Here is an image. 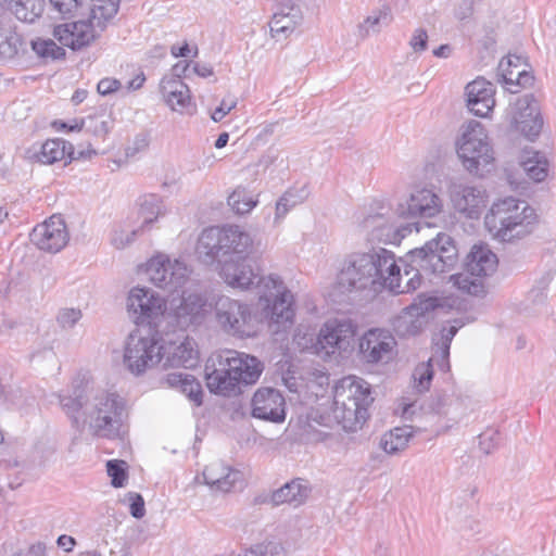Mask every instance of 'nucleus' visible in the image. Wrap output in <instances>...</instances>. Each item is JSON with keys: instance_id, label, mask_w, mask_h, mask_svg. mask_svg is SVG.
<instances>
[{"instance_id": "obj_36", "label": "nucleus", "mask_w": 556, "mask_h": 556, "mask_svg": "<svg viewBox=\"0 0 556 556\" xmlns=\"http://www.w3.org/2000/svg\"><path fill=\"white\" fill-rule=\"evenodd\" d=\"M413 434L410 426L396 427L382 435L380 446L387 454L394 455L407 447Z\"/></svg>"}, {"instance_id": "obj_13", "label": "nucleus", "mask_w": 556, "mask_h": 556, "mask_svg": "<svg viewBox=\"0 0 556 556\" xmlns=\"http://www.w3.org/2000/svg\"><path fill=\"white\" fill-rule=\"evenodd\" d=\"M214 316L227 334L249 338L256 333V319L251 307L242 301L227 295L218 296L214 304Z\"/></svg>"}, {"instance_id": "obj_39", "label": "nucleus", "mask_w": 556, "mask_h": 556, "mask_svg": "<svg viewBox=\"0 0 556 556\" xmlns=\"http://www.w3.org/2000/svg\"><path fill=\"white\" fill-rule=\"evenodd\" d=\"M308 189L306 186L301 188L288 189L277 201L275 212V223H280L282 218L296 205L303 203L308 197Z\"/></svg>"}, {"instance_id": "obj_32", "label": "nucleus", "mask_w": 556, "mask_h": 556, "mask_svg": "<svg viewBox=\"0 0 556 556\" xmlns=\"http://www.w3.org/2000/svg\"><path fill=\"white\" fill-rule=\"evenodd\" d=\"M361 227L370 236L371 240L384 243L395 242L404 237V233H401L402 230L391 224L381 213L366 216L361 223Z\"/></svg>"}, {"instance_id": "obj_30", "label": "nucleus", "mask_w": 556, "mask_h": 556, "mask_svg": "<svg viewBox=\"0 0 556 556\" xmlns=\"http://www.w3.org/2000/svg\"><path fill=\"white\" fill-rule=\"evenodd\" d=\"M517 162L527 178L534 184L545 181L552 167V161L547 152L528 146L520 150Z\"/></svg>"}, {"instance_id": "obj_15", "label": "nucleus", "mask_w": 556, "mask_h": 556, "mask_svg": "<svg viewBox=\"0 0 556 556\" xmlns=\"http://www.w3.org/2000/svg\"><path fill=\"white\" fill-rule=\"evenodd\" d=\"M463 325L462 321L454 320V325L442 328L439 339L433 338V357L429 358L426 363L419 364L413 372L414 387L419 393L426 392L430 388L433 378V358L437 361L441 370L446 371L450 368L448 356L451 342Z\"/></svg>"}, {"instance_id": "obj_4", "label": "nucleus", "mask_w": 556, "mask_h": 556, "mask_svg": "<svg viewBox=\"0 0 556 556\" xmlns=\"http://www.w3.org/2000/svg\"><path fill=\"white\" fill-rule=\"evenodd\" d=\"M106 148L89 149L90 143L86 141L88 149L79 148L77 151L70 141H38L26 151V157L42 164H53L68 157L73 160H89L98 153H109V160L117 166L126 164L135 159L138 153L143 152L147 141H109Z\"/></svg>"}, {"instance_id": "obj_62", "label": "nucleus", "mask_w": 556, "mask_h": 556, "mask_svg": "<svg viewBox=\"0 0 556 556\" xmlns=\"http://www.w3.org/2000/svg\"><path fill=\"white\" fill-rule=\"evenodd\" d=\"M293 9H301V8L299 4L294 3L292 0L282 1L277 5V9L274 12L273 17L289 16V12L292 13Z\"/></svg>"}, {"instance_id": "obj_34", "label": "nucleus", "mask_w": 556, "mask_h": 556, "mask_svg": "<svg viewBox=\"0 0 556 556\" xmlns=\"http://www.w3.org/2000/svg\"><path fill=\"white\" fill-rule=\"evenodd\" d=\"M309 492L311 489L304 480L295 479L276 490L271 494L270 502L275 506L282 504L300 506L308 498Z\"/></svg>"}, {"instance_id": "obj_44", "label": "nucleus", "mask_w": 556, "mask_h": 556, "mask_svg": "<svg viewBox=\"0 0 556 556\" xmlns=\"http://www.w3.org/2000/svg\"><path fill=\"white\" fill-rule=\"evenodd\" d=\"M142 231L139 227L130 225L128 222L116 224L111 232V244L122 250L131 244L137 235Z\"/></svg>"}, {"instance_id": "obj_11", "label": "nucleus", "mask_w": 556, "mask_h": 556, "mask_svg": "<svg viewBox=\"0 0 556 556\" xmlns=\"http://www.w3.org/2000/svg\"><path fill=\"white\" fill-rule=\"evenodd\" d=\"M211 312L207 299L201 293H186L172 299L166 307L164 334L185 332L201 326Z\"/></svg>"}, {"instance_id": "obj_33", "label": "nucleus", "mask_w": 556, "mask_h": 556, "mask_svg": "<svg viewBox=\"0 0 556 556\" xmlns=\"http://www.w3.org/2000/svg\"><path fill=\"white\" fill-rule=\"evenodd\" d=\"M497 263V256L486 245L476 244L467 255L465 267L484 280L495 271Z\"/></svg>"}, {"instance_id": "obj_7", "label": "nucleus", "mask_w": 556, "mask_h": 556, "mask_svg": "<svg viewBox=\"0 0 556 556\" xmlns=\"http://www.w3.org/2000/svg\"><path fill=\"white\" fill-rule=\"evenodd\" d=\"M369 384L354 376L342 378L334 387L332 415L345 431L362 428L372 403Z\"/></svg>"}, {"instance_id": "obj_48", "label": "nucleus", "mask_w": 556, "mask_h": 556, "mask_svg": "<svg viewBox=\"0 0 556 556\" xmlns=\"http://www.w3.org/2000/svg\"><path fill=\"white\" fill-rule=\"evenodd\" d=\"M458 139H488V134L481 122L469 119L460 126Z\"/></svg>"}, {"instance_id": "obj_46", "label": "nucleus", "mask_w": 556, "mask_h": 556, "mask_svg": "<svg viewBox=\"0 0 556 556\" xmlns=\"http://www.w3.org/2000/svg\"><path fill=\"white\" fill-rule=\"evenodd\" d=\"M31 48L40 58L56 60L65 55L64 49L58 46L52 39L38 38L37 40H33Z\"/></svg>"}, {"instance_id": "obj_55", "label": "nucleus", "mask_w": 556, "mask_h": 556, "mask_svg": "<svg viewBox=\"0 0 556 556\" xmlns=\"http://www.w3.org/2000/svg\"><path fill=\"white\" fill-rule=\"evenodd\" d=\"M81 318L80 309L63 308L59 312L58 323L62 328H72Z\"/></svg>"}, {"instance_id": "obj_52", "label": "nucleus", "mask_w": 556, "mask_h": 556, "mask_svg": "<svg viewBox=\"0 0 556 556\" xmlns=\"http://www.w3.org/2000/svg\"><path fill=\"white\" fill-rule=\"evenodd\" d=\"M167 104L173 110H185L191 104V96L189 87L185 88V90H178L175 92V96H166L164 97Z\"/></svg>"}, {"instance_id": "obj_20", "label": "nucleus", "mask_w": 556, "mask_h": 556, "mask_svg": "<svg viewBox=\"0 0 556 556\" xmlns=\"http://www.w3.org/2000/svg\"><path fill=\"white\" fill-rule=\"evenodd\" d=\"M355 328L351 320L330 319L318 334V344L327 354L346 352L353 346Z\"/></svg>"}, {"instance_id": "obj_16", "label": "nucleus", "mask_w": 556, "mask_h": 556, "mask_svg": "<svg viewBox=\"0 0 556 556\" xmlns=\"http://www.w3.org/2000/svg\"><path fill=\"white\" fill-rule=\"evenodd\" d=\"M146 273L154 286L172 292L187 282L190 270L184 262L159 254L149 260Z\"/></svg>"}, {"instance_id": "obj_29", "label": "nucleus", "mask_w": 556, "mask_h": 556, "mask_svg": "<svg viewBox=\"0 0 556 556\" xmlns=\"http://www.w3.org/2000/svg\"><path fill=\"white\" fill-rule=\"evenodd\" d=\"M456 152L465 168L476 174L495 160L490 141H460Z\"/></svg>"}, {"instance_id": "obj_3", "label": "nucleus", "mask_w": 556, "mask_h": 556, "mask_svg": "<svg viewBox=\"0 0 556 556\" xmlns=\"http://www.w3.org/2000/svg\"><path fill=\"white\" fill-rule=\"evenodd\" d=\"M262 371L263 364L256 357L235 350L220 351L206 361V386L215 394H236L240 384L255 383Z\"/></svg>"}, {"instance_id": "obj_17", "label": "nucleus", "mask_w": 556, "mask_h": 556, "mask_svg": "<svg viewBox=\"0 0 556 556\" xmlns=\"http://www.w3.org/2000/svg\"><path fill=\"white\" fill-rule=\"evenodd\" d=\"M260 299L269 302L275 296L271 306V319L277 324L291 321L294 316L293 295L286 289L279 276L269 275L261 279L257 285Z\"/></svg>"}, {"instance_id": "obj_2", "label": "nucleus", "mask_w": 556, "mask_h": 556, "mask_svg": "<svg viewBox=\"0 0 556 556\" xmlns=\"http://www.w3.org/2000/svg\"><path fill=\"white\" fill-rule=\"evenodd\" d=\"M401 270L393 252L384 248H371L367 252H354L348 255L337 277V287L341 292L372 290L384 288L394 293L401 290Z\"/></svg>"}, {"instance_id": "obj_61", "label": "nucleus", "mask_w": 556, "mask_h": 556, "mask_svg": "<svg viewBox=\"0 0 556 556\" xmlns=\"http://www.w3.org/2000/svg\"><path fill=\"white\" fill-rule=\"evenodd\" d=\"M236 106V102L235 101H231L230 103H227L225 100L222 101V103L219 104V106H217L211 117L214 122H219L222 121L225 115L227 113H229L233 108Z\"/></svg>"}, {"instance_id": "obj_24", "label": "nucleus", "mask_w": 556, "mask_h": 556, "mask_svg": "<svg viewBox=\"0 0 556 556\" xmlns=\"http://www.w3.org/2000/svg\"><path fill=\"white\" fill-rule=\"evenodd\" d=\"M495 86L484 77H477L465 87L467 108L480 117H486L495 106Z\"/></svg>"}, {"instance_id": "obj_31", "label": "nucleus", "mask_w": 556, "mask_h": 556, "mask_svg": "<svg viewBox=\"0 0 556 556\" xmlns=\"http://www.w3.org/2000/svg\"><path fill=\"white\" fill-rule=\"evenodd\" d=\"M203 479L212 491L228 493L241 482L242 473L222 460H213L203 470Z\"/></svg>"}, {"instance_id": "obj_53", "label": "nucleus", "mask_w": 556, "mask_h": 556, "mask_svg": "<svg viewBox=\"0 0 556 556\" xmlns=\"http://www.w3.org/2000/svg\"><path fill=\"white\" fill-rule=\"evenodd\" d=\"M188 86L178 77L164 76L160 84V89L163 97L175 96L178 90H185Z\"/></svg>"}, {"instance_id": "obj_43", "label": "nucleus", "mask_w": 556, "mask_h": 556, "mask_svg": "<svg viewBox=\"0 0 556 556\" xmlns=\"http://www.w3.org/2000/svg\"><path fill=\"white\" fill-rule=\"evenodd\" d=\"M392 15L388 7L374 12L367 16L363 23L358 25V35L361 38H366L370 33H379L382 26H387L391 23Z\"/></svg>"}, {"instance_id": "obj_19", "label": "nucleus", "mask_w": 556, "mask_h": 556, "mask_svg": "<svg viewBox=\"0 0 556 556\" xmlns=\"http://www.w3.org/2000/svg\"><path fill=\"white\" fill-rule=\"evenodd\" d=\"M70 236L64 219L53 215L30 232V241L40 250L56 253L68 242Z\"/></svg>"}, {"instance_id": "obj_23", "label": "nucleus", "mask_w": 556, "mask_h": 556, "mask_svg": "<svg viewBox=\"0 0 556 556\" xmlns=\"http://www.w3.org/2000/svg\"><path fill=\"white\" fill-rule=\"evenodd\" d=\"M442 201L431 189L421 188L410 193L409 198L399 203L397 214L406 218L433 217L440 213Z\"/></svg>"}, {"instance_id": "obj_60", "label": "nucleus", "mask_w": 556, "mask_h": 556, "mask_svg": "<svg viewBox=\"0 0 556 556\" xmlns=\"http://www.w3.org/2000/svg\"><path fill=\"white\" fill-rule=\"evenodd\" d=\"M472 12H473V0H462V2L455 9V15L460 21L470 17Z\"/></svg>"}, {"instance_id": "obj_57", "label": "nucleus", "mask_w": 556, "mask_h": 556, "mask_svg": "<svg viewBox=\"0 0 556 556\" xmlns=\"http://www.w3.org/2000/svg\"><path fill=\"white\" fill-rule=\"evenodd\" d=\"M285 121L265 124L262 126L260 131L256 134V139H263L266 137H282L286 135Z\"/></svg>"}, {"instance_id": "obj_50", "label": "nucleus", "mask_w": 556, "mask_h": 556, "mask_svg": "<svg viewBox=\"0 0 556 556\" xmlns=\"http://www.w3.org/2000/svg\"><path fill=\"white\" fill-rule=\"evenodd\" d=\"M500 443V432L494 429H488L479 435V447L485 454H491Z\"/></svg>"}, {"instance_id": "obj_40", "label": "nucleus", "mask_w": 556, "mask_h": 556, "mask_svg": "<svg viewBox=\"0 0 556 556\" xmlns=\"http://www.w3.org/2000/svg\"><path fill=\"white\" fill-rule=\"evenodd\" d=\"M258 203V194L238 186L227 198V204L235 214H249Z\"/></svg>"}, {"instance_id": "obj_56", "label": "nucleus", "mask_w": 556, "mask_h": 556, "mask_svg": "<svg viewBox=\"0 0 556 556\" xmlns=\"http://www.w3.org/2000/svg\"><path fill=\"white\" fill-rule=\"evenodd\" d=\"M129 501L130 515L136 519H141L146 515L143 497L136 492H129L127 494Z\"/></svg>"}, {"instance_id": "obj_58", "label": "nucleus", "mask_w": 556, "mask_h": 556, "mask_svg": "<svg viewBox=\"0 0 556 556\" xmlns=\"http://www.w3.org/2000/svg\"><path fill=\"white\" fill-rule=\"evenodd\" d=\"M409 46L416 53H421L427 50L428 47V34L424 28L415 29Z\"/></svg>"}, {"instance_id": "obj_64", "label": "nucleus", "mask_w": 556, "mask_h": 556, "mask_svg": "<svg viewBox=\"0 0 556 556\" xmlns=\"http://www.w3.org/2000/svg\"><path fill=\"white\" fill-rule=\"evenodd\" d=\"M45 549L46 547L42 543H36L26 551L14 553L12 556H45Z\"/></svg>"}, {"instance_id": "obj_63", "label": "nucleus", "mask_w": 556, "mask_h": 556, "mask_svg": "<svg viewBox=\"0 0 556 556\" xmlns=\"http://www.w3.org/2000/svg\"><path fill=\"white\" fill-rule=\"evenodd\" d=\"M51 128H53L56 132H72L75 130H79L80 126L75 123H66L62 121H53L50 124Z\"/></svg>"}, {"instance_id": "obj_35", "label": "nucleus", "mask_w": 556, "mask_h": 556, "mask_svg": "<svg viewBox=\"0 0 556 556\" xmlns=\"http://www.w3.org/2000/svg\"><path fill=\"white\" fill-rule=\"evenodd\" d=\"M165 382L170 388L179 389L195 405L202 404V388L193 376L184 372H170L166 376Z\"/></svg>"}, {"instance_id": "obj_54", "label": "nucleus", "mask_w": 556, "mask_h": 556, "mask_svg": "<svg viewBox=\"0 0 556 556\" xmlns=\"http://www.w3.org/2000/svg\"><path fill=\"white\" fill-rule=\"evenodd\" d=\"M245 556H283V549L278 543L268 542L252 548Z\"/></svg>"}, {"instance_id": "obj_10", "label": "nucleus", "mask_w": 556, "mask_h": 556, "mask_svg": "<svg viewBox=\"0 0 556 556\" xmlns=\"http://www.w3.org/2000/svg\"><path fill=\"white\" fill-rule=\"evenodd\" d=\"M167 301L147 287H134L127 295L126 309L129 319L148 332L164 333Z\"/></svg>"}, {"instance_id": "obj_45", "label": "nucleus", "mask_w": 556, "mask_h": 556, "mask_svg": "<svg viewBox=\"0 0 556 556\" xmlns=\"http://www.w3.org/2000/svg\"><path fill=\"white\" fill-rule=\"evenodd\" d=\"M22 46L21 37L11 29L0 28V60H11Z\"/></svg>"}, {"instance_id": "obj_14", "label": "nucleus", "mask_w": 556, "mask_h": 556, "mask_svg": "<svg viewBox=\"0 0 556 556\" xmlns=\"http://www.w3.org/2000/svg\"><path fill=\"white\" fill-rule=\"evenodd\" d=\"M505 121L511 131L528 139L538 137L543 128V117L534 94L526 93L510 104Z\"/></svg>"}, {"instance_id": "obj_9", "label": "nucleus", "mask_w": 556, "mask_h": 556, "mask_svg": "<svg viewBox=\"0 0 556 556\" xmlns=\"http://www.w3.org/2000/svg\"><path fill=\"white\" fill-rule=\"evenodd\" d=\"M117 11V2L93 4L87 21L56 25L53 29V36L63 46L73 50L81 49L105 29L108 23L116 15Z\"/></svg>"}, {"instance_id": "obj_51", "label": "nucleus", "mask_w": 556, "mask_h": 556, "mask_svg": "<svg viewBox=\"0 0 556 556\" xmlns=\"http://www.w3.org/2000/svg\"><path fill=\"white\" fill-rule=\"evenodd\" d=\"M555 271H545L535 282V286L531 289V294L538 291V299L533 300V304L543 303L546 299L545 291L553 281Z\"/></svg>"}, {"instance_id": "obj_22", "label": "nucleus", "mask_w": 556, "mask_h": 556, "mask_svg": "<svg viewBox=\"0 0 556 556\" xmlns=\"http://www.w3.org/2000/svg\"><path fill=\"white\" fill-rule=\"evenodd\" d=\"M527 67L529 65L523 62L521 56L508 54L500 61L496 76L509 92L517 93L518 88L526 89L534 85L535 78Z\"/></svg>"}, {"instance_id": "obj_8", "label": "nucleus", "mask_w": 556, "mask_h": 556, "mask_svg": "<svg viewBox=\"0 0 556 556\" xmlns=\"http://www.w3.org/2000/svg\"><path fill=\"white\" fill-rule=\"evenodd\" d=\"M457 255L456 247L446 233H439L437 238L428 241L424 247L415 249L407 254L409 266L415 270L404 288L409 292L420 286V277L425 275L443 273L453 266Z\"/></svg>"}, {"instance_id": "obj_12", "label": "nucleus", "mask_w": 556, "mask_h": 556, "mask_svg": "<svg viewBox=\"0 0 556 556\" xmlns=\"http://www.w3.org/2000/svg\"><path fill=\"white\" fill-rule=\"evenodd\" d=\"M162 334H144L141 330L129 333L124 346V365L131 374L139 376L162 362Z\"/></svg>"}, {"instance_id": "obj_18", "label": "nucleus", "mask_w": 556, "mask_h": 556, "mask_svg": "<svg viewBox=\"0 0 556 556\" xmlns=\"http://www.w3.org/2000/svg\"><path fill=\"white\" fill-rule=\"evenodd\" d=\"M162 334V362L164 367L192 368L198 364L199 352L195 341L180 332L175 339H165Z\"/></svg>"}, {"instance_id": "obj_41", "label": "nucleus", "mask_w": 556, "mask_h": 556, "mask_svg": "<svg viewBox=\"0 0 556 556\" xmlns=\"http://www.w3.org/2000/svg\"><path fill=\"white\" fill-rule=\"evenodd\" d=\"M302 21L303 13L301 9H293L292 13L289 12V16L271 17L269 22L270 35L274 38L280 35L287 38Z\"/></svg>"}, {"instance_id": "obj_26", "label": "nucleus", "mask_w": 556, "mask_h": 556, "mask_svg": "<svg viewBox=\"0 0 556 556\" xmlns=\"http://www.w3.org/2000/svg\"><path fill=\"white\" fill-rule=\"evenodd\" d=\"M394 338L384 330L370 329L359 340V353L367 363H379L391 357Z\"/></svg>"}, {"instance_id": "obj_59", "label": "nucleus", "mask_w": 556, "mask_h": 556, "mask_svg": "<svg viewBox=\"0 0 556 556\" xmlns=\"http://www.w3.org/2000/svg\"><path fill=\"white\" fill-rule=\"evenodd\" d=\"M121 87V83L113 78H103L98 83V92L102 96H108L116 91Z\"/></svg>"}, {"instance_id": "obj_25", "label": "nucleus", "mask_w": 556, "mask_h": 556, "mask_svg": "<svg viewBox=\"0 0 556 556\" xmlns=\"http://www.w3.org/2000/svg\"><path fill=\"white\" fill-rule=\"evenodd\" d=\"M451 201L459 213L478 218L486 204V194L480 187L455 184L451 189Z\"/></svg>"}, {"instance_id": "obj_21", "label": "nucleus", "mask_w": 556, "mask_h": 556, "mask_svg": "<svg viewBox=\"0 0 556 556\" xmlns=\"http://www.w3.org/2000/svg\"><path fill=\"white\" fill-rule=\"evenodd\" d=\"M252 417L280 424L286 419V401L274 388H260L251 400Z\"/></svg>"}, {"instance_id": "obj_37", "label": "nucleus", "mask_w": 556, "mask_h": 556, "mask_svg": "<svg viewBox=\"0 0 556 556\" xmlns=\"http://www.w3.org/2000/svg\"><path fill=\"white\" fill-rule=\"evenodd\" d=\"M11 12L17 20L25 23H34L41 16L46 2L45 0H4Z\"/></svg>"}, {"instance_id": "obj_6", "label": "nucleus", "mask_w": 556, "mask_h": 556, "mask_svg": "<svg viewBox=\"0 0 556 556\" xmlns=\"http://www.w3.org/2000/svg\"><path fill=\"white\" fill-rule=\"evenodd\" d=\"M534 210L527 202L507 197L494 202L484 216V226L493 239L511 242L530 235Z\"/></svg>"}, {"instance_id": "obj_47", "label": "nucleus", "mask_w": 556, "mask_h": 556, "mask_svg": "<svg viewBox=\"0 0 556 556\" xmlns=\"http://www.w3.org/2000/svg\"><path fill=\"white\" fill-rule=\"evenodd\" d=\"M127 463L124 460H109L106 463L108 475L112 478V485L114 488H122L127 479Z\"/></svg>"}, {"instance_id": "obj_42", "label": "nucleus", "mask_w": 556, "mask_h": 556, "mask_svg": "<svg viewBox=\"0 0 556 556\" xmlns=\"http://www.w3.org/2000/svg\"><path fill=\"white\" fill-rule=\"evenodd\" d=\"M450 280L455 288L464 293L477 296L484 292V280L473 276L466 267L462 273L452 275Z\"/></svg>"}, {"instance_id": "obj_27", "label": "nucleus", "mask_w": 556, "mask_h": 556, "mask_svg": "<svg viewBox=\"0 0 556 556\" xmlns=\"http://www.w3.org/2000/svg\"><path fill=\"white\" fill-rule=\"evenodd\" d=\"M441 306L439 298L427 296L425 294L418 298L407 306L396 321L395 329L401 334H415L422 325L420 318L437 307Z\"/></svg>"}, {"instance_id": "obj_1", "label": "nucleus", "mask_w": 556, "mask_h": 556, "mask_svg": "<svg viewBox=\"0 0 556 556\" xmlns=\"http://www.w3.org/2000/svg\"><path fill=\"white\" fill-rule=\"evenodd\" d=\"M58 399L73 426L79 428L87 425L89 431L100 438L115 439L121 435L125 405L118 394L93 390L80 383L71 393L59 394Z\"/></svg>"}, {"instance_id": "obj_38", "label": "nucleus", "mask_w": 556, "mask_h": 556, "mask_svg": "<svg viewBox=\"0 0 556 556\" xmlns=\"http://www.w3.org/2000/svg\"><path fill=\"white\" fill-rule=\"evenodd\" d=\"M138 218L142 231L163 214V203L156 194H144L138 199Z\"/></svg>"}, {"instance_id": "obj_5", "label": "nucleus", "mask_w": 556, "mask_h": 556, "mask_svg": "<svg viewBox=\"0 0 556 556\" xmlns=\"http://www.w3.org/2000/svg\"><path fill=\"white\" fill-rule=\"evenodd\" d=\"M252 251V236L238 225L207 227L200 233L195 245L198 258L206 265L249 257Z\"/></svg>"}, {"instance_id": "obj_28", "label": "nucleus", "mask_w": 556, "mask_h": 556, "mask_svg": "<svg viewBox=\"0 0 556 556\" xmlns=\"http://www.w3.org/2000/svg\"><path fill=\"white\" fill-rule=\"evenodd\" d=\"M249 257L233 258L224 261L220 266V276L225 282L241 290H248L252 287L257 289L260 277L248 261Z\"/></svg>"}, {"instance_id": "obj_49", "label": "nucleus", "mask_w": 556, "mask_h": 556, "mask_svg": "<svg viewBox=\"0 0 556 556\" xmlns=\"http://www.w3.org/2000/svg\"><path fill=\"white\" fill-rule=\"evenodd\" d=\"M51 7L64 18L73 17L83 7L85 0H49Z\"/></svg>"}]
</instances>
